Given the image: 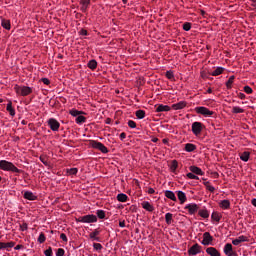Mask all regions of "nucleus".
<instances>
[{
	"mask_svg": "<svg viewBox=\"0 0 256 256\" xmlns=\"http://www.w3.org/2000/svg\"><path fill=\"white\" fill-rule=\"evenodd\" d=\"M1 171H10L11 173H23V170L17 168L13 162L7 160H0Z\"/></svg>",
	"mask_w": 256,
	"mask_h": 256,
	"instance_id": "nucleus-1",
	"label": "nucleus"
},
{
	"mask_svg": "<svg viewBox=\"0 0 256 256\" xmlns=\"http://www.w3.org/2000/svg\"><path fill=\"white\" fill-rule=\"evenodd\" d=\"M14 91L17 95H21L22 97H27V95H31L33 93V89L29 86H14Z\"/></svg>",
	"mask_w": 256,
	"mask_h": 256,
	"instance_id": "nucleus-2",
	"label": "nucleus"
},
{
	"mask_svg": "<svg viewBox=\"0 0 256 256\" xmlns=\"http://www.w3.org/2000/svg\"><path fill=\"white\" fill-rule=\"evenodd\" d=\"M76 223H97V216L94 214H88L76 218Z\"/></svg>",
	"mask_w": 256,
	"mask_h": 256,
	"instance_id": "nucleus-3",
	"label": "nucleus"
},
{
	"mask_svg": "<svg viewBox=\"0 0 256 256\" xmlns=\"http://www.w3.org/2000/svg\"><path fill=\"white\" fill-rule=\"evenodd\" d=\"M194 111L198 115H203V117H212V115H215L214 111L209 110V108L205 106L196 107Z\"/></svg>",
	"mask_w": 256,
	"mask_h": 256,
	"instance_id": "nucleus-4",
	"label": "nucleus"
},
{
	"mask_svg": "<svg viewBox=\"0 0 256 256\" xmlns=\"http://www.w3.org/2000/svg\"><path fill=\"white\" fill-rule=\"evenodd\" d=\"M91 147L93 149H98V151H101V153H109V149L105 147V145L99 141L93 140L91 142Z\"/></svg>",
	"mask_w": 256,
	"mask_h": 256,
	"instance_id": "nucleus-5",
	"label": "nucleus"
},
{
	"mask_svg": "<svg viewBox=\"0 0 256 256\" xmlns=\"http://www.w3.org/2000/svg\"><path fill=\"white\" fill-rule=\"evenodd\" d=\"M203 132V123L201 122H194L192 123V133L196 137H199L201 133Z\"/></svg>",
	"mask_w": 256,
	"mask_h": 256,
	"instance_id": "nucleus-6",
	"label": "nucleus"
},
{
	"mask_svg": "<svg viewBox=\"0 0 256 256\" xmlns=\"http://www.w3.org/2000/svg\"><path fill=\"white\" fill-rule=\"evenodd\" d=\"M48 126L50 127L51 131H59V127H61V123L57 121L55 118L48 119Z\"/></svg>",
	"mask_w": 256,
	"mask_h": 256,
	"instance_id": "nucleus-7",
	"label": "nucleus"
},
{
	"mask_svg": "<svg viewBox=\"0 0 256 256\" xmlns=\"http://www.w3.org/2000/svg\"><path fill=\"white\" fill-rule=\"evenodd\" d=\"M184 209L186 211H188L189 215H195V213H197V211H199V205L195 204V203H190L187 204Z\"/></svg>",
	"mask_w": 256,
	"mask_h": 256,
	"instance_id": "nucleus-8",
	"label": "nucleus"
},
{
	"mask_svg": "<svg viewBox=\"0 0 256 256\" xmlns=\"http://www.w3.org/2000/svg\"><path fill=\"white\" fill-rule=\"evenodd\" d=\"M224 254L227 256H239L235 251H233V245L231 243L225 244Z\"/></svg>",
	"mask_w": 256,
	"mask_h": 256,
	"instance_id": "nucleus-9",
	"label": "nucleus"
},
{
	"mask_svg": "<svg viewBox=\"0 0 256 256\" xmlns=\"http://www.w3.org/2000/svg\"><path fill=\"white\" fill-rule=\"evenodd\" d=\"M199 253H201V246L197 243L190 247L188 250V255L191 256L199 255Z\"/></svg>",
	"mask_w": 256,
	"mask_h": 256,
	"instance_id": "nucleus-10",
	"label": "nucleus"
},
{
	"mask_svg": "<svg viewBox=\"0 0 256 256\" xmlns=\"http://www.w3.org/2000/svg\"><path fill=\"white\" fill-rule=\"evenodd\" d=\"M213 243V236H211V233L205 232L203 234V240H202V245H211Z\"/></svg>",
	"mask_w": 256,
	"mask_h": 256,
	"instance_id": "nucleus-11",
	"label": "nucleus"
},
{
	"mask_svg": "<svg viewBox=\"0 0 256 256\" xmlns=\"http://www.w3.org/2000/svg\"><path fill=\"white\" fill-rule=\"evenodd\" d=\"M249 241V237L245 235H241L238 238L232 240V245H241V243H247Z\"/></svg>",
	"mask_w": 256,
	"mask_h": 256,
	"instance_id": "nucleus-12",
	"label": "nucleus"
},
{
	"mask_svg": "<svg viewBox=\"0 0 256 256\" xmlns=\"http://www.w3.org/2000/svg\"><path fill=\"white\" fill-rule=\"evenodd\" d=\"M187 107V102L186 101H180L176 104H172L171 109L174 111H179L181 109H185Z\"/></svg>",
	"mask_w": 256,
	"mask_h": 256,
	"instance_id": "nucleus-13",
	"label": "nucleus"
},
{
	"mask_svg": "<svg viewBox=\"0 0 256 256\" xmlns=\"http://www.w3.org/2000/svg\"><path fill=\"white\" fill-rule=\"evenodd\" d=\"M155 107H156V113H165V112L171 111V107L169 105L159 104Z\"/></svg>",
	"mask_w": 256,
	"mask_h": 256,
	"instance_id": "nucleus-14",
	"label": "nucleus"
},
{
	"mask_svg": "<svg viewBox=\"0 0 256 256\" xmlns=\"http://www.w3.org/2000/svg\"><path fill=\"white\" fill-rule=\"evenodd\" d=\"M180 205H184L187 202V194L183 191L176 192Z\"/></svg>",
	"mask_w": 256,
	"mask_h": 256,
	"instance_id": "nucleus-15",
	"label": "nucleus"
},
{
	"mask_svg": "<svg viewBox=\"0 0 256 256\" xmlns=\"http://www.w3.org/2000/svg\"><path fill=\"white\" fill-rule=\"evenodd\" d=\"M141 205L145 211H149V213H153V211H155V206H153V204H151L149 201H144L141 203Z\"/></svg>",
	"mask_w": 256,
	"mask_h": 256,
	"instance_id": "nucleus-16",
	"label": "nucleus"
},
{
	"mask_svg": "<svg viewBox=\"0 0 256 256\" xmlns=\"http://www.w3.org/2000/svg\"><path fill=\"white\" fill-rule=\"evenodd\" d=\"M80 5L82 13H86L87 9H89V5H91V0H80Z\"/></svg>",
	"mask_w": 256,
	"mask_h": 256,
	"instance_id": "nucleus-17",
	"label": "nucleus"
},
{
	"mask_svg": "<svg viewBox=\"0 0 256 256\" xmlns=\"http://www.w3.org/2000/svg\"><path fill=\"white\" fill-rule=\"evenodd\" d=\"M23 197H24V199H27L28 201H37V195H35L31 191L24 192Z\"/></svg>",
	"mask_w": 256,
	"mask_h": 256,
	"instance_id": "nucleus-18",
	"label": "nucleus"
},
{
	"mask_svg": "<svg viewBox=\"0 0 256 256\" xmlns=\"http://www.w3.org/2000/svg\"><path fill=\"white\" fill-rule=\"evenodd\" d=\"M101 234V230L95 229L93 232L89 234V238L92 241H100L99 235Z\"/></svg>",
	"mask_w": 256,
	"mask_h": 256,
	"instance_id": "nucleus-19",
	"label": "nucleus"
},
{
	"mask_svg": "<svg viewBox=\"0 0 256 256\" xmlns=\"http://www.w3.org/2000/svg\"><path fill=\"white\" fill-rule=\"evenodd\" d=\"M206 253L207 255H210V256H221V253L215 247H208L206 249Z\"/></svg>",
	"mask_w": 256,
	"mask_h": 256,
	"instance_id": "nucleus-20",
	"label": "nucleus"
},
{
	"mask_svg": "<svg viewBox=\"0 0 256 256\" xmlns=\"http://www.w3.org/2000/svg\"><path fill=\"white\" fill-rule=\"evenodd\" d=\"M164 195L167 199L177 202V196H175V192H173L171 190H166V191H164Z\"/></svg>",
	"mask_w": 256,
	"mask_h": 256,
	"instance_id": "nucleus-21",
	"label": "nucleus"
},
{
	"mask_svg": "<svg viewBox=\"0 0 256 256\" xmlns=\"http://www.w3.org/2000/svg\"><path fill=\"white\" fill-rule=\"evenodd\" d=\"M15 247V242L10 241V242H0V250L1 249H13Z\"/></svg>",
	"mask_w": 256,
	"mask_h": 256,
	"instance_id": "nucleus-22",
	"label": "nucleus"
},
{
	"mask_svg": "<svg viewBox=\"0 0 256 256\" xmlns=\"http://www.w3.org/2000/svg\"><path fill=\"white\" fill-rule=\"evenodd\" d=\"M191 173H194V175H205V172H203V170H201V168L197 167V166H190L189 167Z\"/></svg>",
	"mask_w": 256,
	"mask_h": 256,
	"instance_id": "nucleus-23",
	"label": "nucleus"
},
{
	"mask_svg": "<svg viewBox=\"0 0 256 256\" xmlns=\"http://www.w3.org/2000/svg\"><path fill=\"white\" fill-rule=\"evenodd\" d=\"M6 111H8L11 117H15V108H13V102L11 100L8 101V104L6 106Z\"/></svg>",
	"mask_w": 256,
	"mask_h": 256,
	"instance_id": "nucleus-24",
	"label": "nucleus"
},
{
	"mask_svg": "<svg viewBox=\"0 0 256 256\" xmlns=\"http://www.w3.org/2000/svg\"><path fill=\"white\" fill-rule=\"evenodd\" d=\"M219 207L221 209H231V201L221 200L220 203H219Z\"/></svg>",
	"mask_w": 256,
	"mask_h": 256,
	"instance_id": "nucleus-25",
	"label": "nucleus"
},
{
	"mask_svg": "<svg viewBox=\"0 0 256 256\" xmlns=\"http://www.w3.org/2000/svg\"><path fill=\"white\" fill-rule=\"evenodd\" d=\"M1 26L3 29H6V31H11V20L2 19Z\"/></svg>",
	"mask_w": 256,
	"mask_h": 256,
	"instance_id": "nucleus-26",
	"label": "nucleus"
},
{
	"mask_svg": "<svg viewBox=\"0 0 256 256\" xmlns=\"http://www.w3.org/2000/svg\"><path fill=\"white\" fill-rule=\"evenodd\" d=\"M196 149L197 146L195 144L187 143L185 144L184 151H186L187 153H193V151H195Z\"/></svg>",
	"mask_w": 256,
	"mask_h": 256,
	"instance_id": "nucleus-27",
	"label": "nucleus"
},
{
	"mask_svg": "<svg viewBox=\"0 0 256 256\" xmlns=\"http://www.w3.org/2000/svg\"><path fill=\"white\" fill-rule=\"evenodd\" d=\"M199 217H202V219H209V210L206 208L198 210Z\"/></svg>",
	"mask_w": 256,
	"mask_h": 256,
	"instance_id": "nucleus-28",
	"label": "nucleus"
},
{
	"mask_svg": "<svg viewBox=\"0 0 256 256\" xmlns=\"http://www.w3.org/2000/svg\"><path fill=\"white\" fill-rule=\"evenodd\" d=\"M223 71H225V68L217 67L210 75H212V77H219V75H223Z\"/></svg>",
	"mask_w": 256,
	"mask_h": 256,
	"instance_id": "nucleus-29",
	"label": "nucleus"
},
{
	"mask_svg": "<svg viewBox=\"0 0 256 256\" xmlns=\"http://www.w3.org/2000/svg\"><path fill=\"white\" fill-rule=\"evenodd\" d=\"M117 201L120 203H127V200L129 199V196L127 194L120 193L116 197Z\"/></svg>",
	"mask_w": 256,
	"mask_h": 256,
	"instance_id": "nucleus-30",
	"label": "nucleus"
},
{
	"mask_svg": "<svg viewBox=\"0 0 256 256\" xmlns=\"http://www.w3.org/2000/svg\"><path fill=\"white\" fill-rule=\"evenodd\" d=\"M222 215H221V213H219V212H213L212 214H211V219H212V221H216V223H219V221H221V219H222Z\"/></svg>",
	"mask_w": 256,
	"mask_h": 256,
	"instance_id": "nucleus-31",
	"label": "nucleus"
},
{
	"mask_svg": "<svg viewBox=\"0 0 256 256\" xmlns=\"http://www.w3.org/2000/svg\"><path fill=\"white\" fill-rule=\"evenodd\" d=\"M203 185H204V187L206 188L207 191H209L210 193H215V188L213 187V185H211V182L204 181Z\"/></svg>",
	"mask_w": 256,
	"mask_h": 256,
	"instance_id": "nucleus-32",
	"label": "nucleus"
},
{
	"mask_svg": "<svg viewBox=\"0 0 256 256\" xmlns=\"http://www.w3.org/2000/svg\"><path fill=\"white\" fill-rule=\"evenodd\" d=\"M249 157H251V154L249 152H247V151L243 152L240 155L241 161H244L245 163H247V161H249Z\"/></svg>",
	"mask_w": 256,
	"mask_h": 256,
	"instance_id": "nucleus-33",
	"label": "nucleus"
},
{
	"mask_svg": "<svg viewBox=\"0 0 256 256\" xmlns=\"http://www.w3.org/2000/svg\"><path fill=\"white\" fill-rule=\"evenodd\" d=\"M88 68L91 69L92 71H95L97 69V60H90L88 62Z\"/></svg>",
	"mask_w": 256,
	"mask_h": 256,
	"instance_id": "nucleus-34",
	"label": "nucleus"
},
{
	"mask_svg": "<svg viewBox=\"0 0 256 256\" xmlns=\"http://www.w3.org/2000/svg\"><path fill=\"white\" fill-rule=\"evenodd\" d=\"M234 81H235V76H230L228 81L226 82V88L232 89Z\"/></svg>",
	"mask_w": 256,
	"mask_h": 256,
	"instance_id": "nucleus-35",
	"label": "nucleus"
},
{
	"mask_svg": "<svg viewBox=\"0 0 256 256\" xmlns=\"http://www.w3.org/2000/svg\"><path fill=\"white\" fill-rule=\"evenodd\" d=\"M69 113L72 115V117H79V115L85 114V112L79 111L77 109H72L69 111Z\"/></svg>",
	"mask_w": 256,
	"mask_h": 256,
	"instance_id": "nucleus-36",
	"label": "nucleus"
},
{
	"mask_svg": "<svg viewBox=\"0 0 256 256\" xmlns=\"http://www.w3.org/2000/svg\"><path fill=\"white\" fill-rule=\"evenodd\" d=\"M165 221L167 223V225H171V223H173V214L172 213H166L165 214Z\"/></svg>",
	"mask_w": 256,
	"mask_h": 256,
	"instance_id": "nucleus-37",
	"label": "nucleus"
},
{
	"mask_svg": "<svg viewBox=\"0 0 256 256\" xmlns=\"http://www.w3.org/2000/svg\"><path fill=\"white\" fill-rule=\"evenodd\" d=\"M76 123H77V125H81V124H83V123H85V121H87V118L85 117V116H83V115H79L77 118H76Z\"/></svg>",
	"mask_w": 256,
	"mask_h": 256,
	"instance_id": "nucleus-38",
	"label": "nucleus"
},
{
	"mask_svg": "<svg viewBox=\"0 0 256 256\" xmlns=\"http://www.w3.org/2000/svg\"><path fill=\"white\" fill-rule=\"evenodd\" d=\"M177 167H179V162H177V160H172L170 166L172 173H175V171H177Z\"/></svg>",
	"mask_w": 256,
	"mask_h": 256,
	"instance_id": "nucleus-39",
	"label": "nucleus"
},
{
	"mask_svg": "<svg viewBox=\"0 0 256 256\" xmlns=\"http://www.w3.org/2000/svg\"><path fill=\"white\" fill-rule=\"evenodd\" d=\"M232 113H234V114L245 113V109H243L239 106H234L232 108Z\"/></svg>",
	"mask_w": 256,
	"mask_h": 256,
	"instance_id": "nucleus-40",
	"label": "nucleus"
},
{
	"mask_svg": "<svg viewBox=\"0 0 256 256\" xmlns=\"http://www.w3.org/2000/svg\"><path fill=\"white\" fill-rule=\"evenodd\" d=\"M137 119H145V111L144 110H137L135 113Z\"/></svg>",
	"mask_w": 256,
	"mask_h": 256,
	"instance_id": "nucleus-41",
	"label": "nucleus"
},
{
	"mask_svg": "<svg viewBox=\"0 0 256 256\" xmlns=\"http://www.w3.org/2000/svg\"><path fill=\"white\" fill-rule=\"evenodd\" d=\"M45 241H47V237H45V234L41 232L38 237V243L42 244V243H45Z\"/></svg>",
	"mask_w": 256,
	"mask_h": 256,
	"instance_id": "nucleus-42",
	"label": "nucleus"
},
{
	"mask_svg": "<svg viewBox=\"0 0 256 256\" xmlns=\"http://www.w3.org/2000/svg\"><path fill=\"white\" fill-rule=\"evenodd\" d=\"M20 231H27V229H29V224H27V222L23 221L20 225Z\"/></svg>",
	"mask_w": 256,
	"mask_h": 256,
	"instance_id": "nucleus-43",
	"label": "nucleus"
},
{
	"mask_svg": "<svg viewBox=\"0 0 256 256\" xmlns=\"http://www.w3.org/2000/svg\"><path fill=\"white\" fill-rule=\"evenodd\" d=\"M98 219H105V211L104 210H97L96 212Z\"/></svg>",
	"mask_w": 256,
	"mask_h": 256,
	"instance_id": "nucleus-44",
	"label": "nucleus"
},
{
	"mask_svg": "<svg viewBox=\"0 0 256 256\" xmlns=\"http://www.w3.org/2000/svg\"><path fill=\"white\" fill-rule=\"evenodd\" d=\"M186 177H188V179L199 180V176L195 175V173H193V172L187 173V174H186Z\"/></svg>",
	"mask_w": 256,
	"mask_h": 256,
	"instance_id": "nucleus-45",
	"label": "nucleus"
},
{
	"mask_svg": "<svg viewBox=\"0 0 256 256\" xmlns=\"http://www.w3.org/2000/svg\"><path fill=\"white\" fill-rule=\"evenodd\" d=\"M78 171L79 170L77 168H70L67 170V173L68 175H77Z\"/></svg>",
	"mask_w": 256,
	"mask_h": 256,
	"instance_id": "nucleus-46",
	"label": "nucleus"
},
{
	"mask_svg": "<svg viewBox=\"0 0 256 256\" xmlns=\"http://www.w3.org/2000/svg\"><path fill=\"white\" fill-rule=\"evenodd\" d=\"M44 255L45 256H53V249L51 247H49L48 249H46L44 251Z\"/></svg>",
	"mask_w": 256,
	"mask_h": 256,
	"instance_id": "nucleus-47",
	"label": "nucleus"
},
{
	"mask_svg": "<svg viewBox=\"0 0 256 256\" xmlns=\"http://www.w3.org/2000/svg\"><path fill=\"white\" fill-rule=\"evenodd\" d=\"M93 248H94L96 251H101V249H103V245H101V243H94V244H93Z\"/></svg>",
	"mask_w": 256,
	"mask_h": 256,
	"instance_id": "nucleus-48",
	"label": "nucleus"
},
{
	"mask_svg": "<svg viewBox=\"0 0 256 256\" xmlns=\"http://www.w3.org/2000/svg\"><path fill=\"white\" fill-rule=\"evenodd\" d=\"M128 127H130V129H135L137 127V123H135L133 120H129Z\"/></svg>",
	"mask_w": 256,
	"mask_h": 256,
	"instance_id": "nucleus-49",
	"label": "nucleus"
},
{
	"mask_svg": "<svg viewBox=\"0 0 256 256\" xmlns=\"http://www.w3.org/2000/svg\"><path fill=\"white\" fill-rule=\"evenodd\" d=\"M184 31H191V23L186 22L183 24Z\"/></svg>",
	"mask_w": 256,
	"mask_h": 256,
	"instance_id": "nucleus-50",
	"label": "nucleus"
},
{
	"mask_svg": "<svg viewBox=\"0 0 256 256\" xmlns=\"http://www.w3.org/2000/svg\"><path fill=\"white\" fill-rule=\"evenodd\" d=\"M244 92H246L247 95H251V93H253V88L250 86H244Z\"/></svg>",
	"mask_w": 256,
	"mask_h": 256,
	"instance_id": "nucleus-51",
	"label": "nucleus"
},
{
	"mask_svg": "<svg viewBox=\"0 0 256 256\" xmlns=\"http://www.w3.org/2000/svg\"><path fill=\"white\" fill-rule=\"evenodd\" d=\"M167 79H175V74H173V71H167L166 72Z\"/></svg>",
	"mask_w": 256,
	"mask_h": 256,
	"instance_id": "nucleus-52",
	"label": "nucleus"
},
{
	"mask_svg": "<svg viewBox=\"0 0 256 256\" xmlns=\"http://www.w3.org/2000/svg\"><path fill=\"white\" fill-rule=\"evenodd\" d=\"M40 161L41 163H43V165H45L47 167V165H49V162L47 161V157L45 156H40Z\"/></svg>",
	"mask_w": 256,
	"mask_h": 256,
	"instance_id": "nucleus-53",
	"label": "nucleus"
},
{
	"mask_svg": "<svg viewBox=\"0 0 256 256\" xmlns=\"http://www.w3.org/2000/svg\"><path fill=\"white\" fill-rule=\"evenodd\" d=\"M65 255V249L59 248L56 252V256H63Z\"/></svg>",
	"mask_w": 256,
	"mask_h": 256,
	"instance_id": "nucleus-54",
	"label": "nucleus"
},
{
	"mask_svg": "<svg viewBox=\"0 0 256 256\" xmlns=\"http://www.w3.org/2000/svg\"><path fill=\"white\" fill-rule=\"evenodd\" d=\"M60 239H62V241H64V243H67V241H69V239H67V235L65 233L60 234Z\"/></svg>",
	"mask_w": 256,
	"mask_h": 256,
	"instance_id": "nucleus-55",
	"label": "nucleus"
},
{
	"mask_svg": "<svg viewBox=\"0 0 256 256\" xmlns=\"http://www.w3.org/2000/svg\"><path fill=\"white\" fill-rule=\"evenodd\" d=\"M41 81L42 83H44V85H51V81L49 80V78H42Z\"/></svg>",
	"mask_w": 256,
	"mask_h": 256,
	"instance_id": "nucleus-56",
	"label": "nucleus"
},
{
	"mask_svg": "<svg viewBox=\"0 0 256 256\" xmlns=\"http://www.w3.org/2000/svg\"><path fill=\"white\" fill-rule=\"evenodd\" d=\"M147 193H148V195H155V189L149 188Z\"/></svg>",
	"mask_w": 256,
	"mask_h": 256,
	"instance_id": "nucleus-57",
	"label": "nucleus"
},
{
	"mask_svg": "<svg viewBox=\"0 0 256 256\" xmlns=\"http://www.w3.org/2000/svg\"><path fill=\"white\" fill-rule=\"evenodd\" d=\"M127 138V134L125 133V132H122L121 134H120V139H121V141H123V139H126Z\"/></svg>",
	"mask_w": 256,
	"mask_h": 256,
	"instance_id": "nucleus-58",
	"label": "nucleus"
},
{
	"mask_svg": "<svg viewBox=\"0 0 256 256\" xmlns=\"http://www.w3.org/2000/svg\"><path fill=\"white\" fill-rule=\"evenodd\" d=\"M15 251H19V249H23V245L18 244L14 247Z\"/></svg>",
	"mask_w": 256,
	"mask_h": 256,
	"instance_id": "nucleus-59",
	"label": "nucleus"
},
{
	"mask_svg": "<svg viewBox=\"0 0 256 256\" xmlns=\"http://www.w3.org/2000/svg\"><path fill=\"white\" fill-rule=\"evenodd\" d=\"M238 97H239V99H245V93H243V92H240L239 94H238Z\"/></svg>",
	"mask_w": 256,
	"mask_h": 256,
	"instance_id": "nucleus-60",
	"label": "nucleus"
},
{
	"mask_svg": "<svg viewBox=\"0 0 256 256\" xmlns=\"http://www.w3.org/2000/svg\"><path fill=\"white\" fill-rule=\"evenodd\" d=\"M119 227H125V220L119 222Z\"/></svg>",
	"mask_w": 256,
	"mask_h": 256,
	"instance_id": "nucleus-61",
	"label": "nucleus"
},
{
	"mask_svg": "<svg viewBox=\"0 0 256 256\" xmlns=\"http://www.w3.org/2000/svg\"><path fill=\"white\" fill-rule=\"evenodd\" d=\"M111 118H107L106 120H105V123H106V125H111Z\"/></svg>",
	"mask_w": 256,
	"mask_h": 256,
	"instance_id": "nucleus-62",
	"label": "nucleus"
},
{
	"mask_svg": "<svg viewBox=\"0 0 256 256\" xmlns=\"http://www.w3.org/2000/svg\"><path fill=\"white\" fill-rule=\"evenodd\" d=\"M80 33H81V35H87V30L82 29V30L80 31Z\"/></svg>",
	"mask_w": 256,
	"mask_h": 256,
	"instance_id": "nucleus-63",
	"label": "nucleus"
},
{
	"mask_svg": "<svg viewBox=\"0 0 256 256\" xmlns=\"http://www.w3.org/2000/svg\"><path fill=\"white\" fill-rule=\"evenodd\" d=\"M251 204L256 207V198L252 199Z\"/></svg>",
	"mask_w": 256,
	"mask_h": 256,
	"instance_id": "nucleus-64",
	"label": "nucleus"
}]
</instances>
